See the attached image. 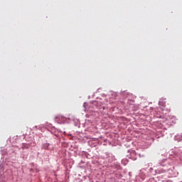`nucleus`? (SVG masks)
Here are the masks:
<instances>
[{
	"label": "nucleus",
	"instance_id": "nucleus-1",
	"mask_svg": "<svg viewBox=\"0 0 182 182\" xmlns=\"http://www.w3.org/2000/svg\"><path fill=\"white\" fill-rule=\"evenodd\" d=\"M159 106H163V107H166V101H164V100H161L159 101Z\"/></svg>",
	"mask_w": 182,
	"mask_h": 182
},
{
	"label": "nucleus",
	"instance_id": "nucleus-2",
	"mask_svg": "<svg viewBox=\"0 0 182 182\" xmlns=\"http://www.w3.org/2000/svg\"><path fill=\"white\" fill-rule=\"evenodd\" d=\"M22 149H23V150L25 149H29V144H23Z\"/></svg>",
	"mask_w": 182,
	"mask_h": 182
}]
</instances>
